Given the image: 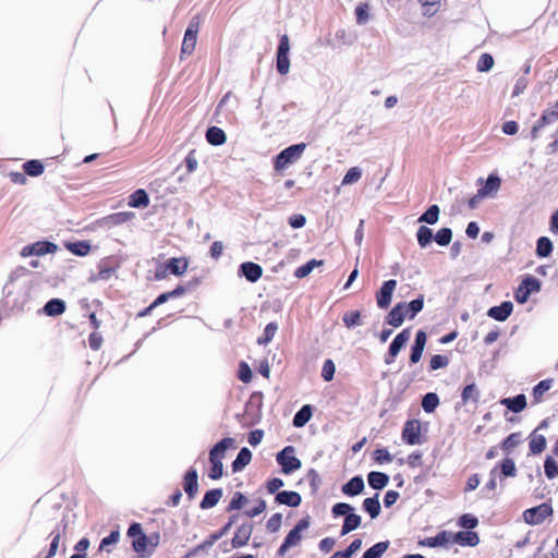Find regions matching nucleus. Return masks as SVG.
<instances>
[{
	"mask_svg": "<svg viewBox=\"0 0 558 558\" xmlns=\"http://www.w3.org/2000/svg\"><path fill=\"white\" fill-rule=\"evenodd\" d=\"M424 307V295L420 294L410 303L399 302L387 314L386 323L392 327H399L405 318L413 319Z\"/></svg>",
	"mask_w": 558,
	"mask_h": 558,
	"instance_id": "obj_1",
	"label": "nucleus"
},
{
	"mask_svg": "<svg viewBox=\"0 0 558 558\" xmlns=\"http://www.w3.org/2000/svg\"><path fill=\"white\" fill-rule=\"evenodd\" d=\"M230 448H235V441L231 437H226L217 442L209 451V463L210 469L208 477L211 480H219L223 475V463L222 460L226 457V452Z\"/></svg>",
	"mask_w": 558,
	"mask_h": 558,
	"instance_id": "obj_2",
	"label": "nucleus"
},
{
	"mask_svg": "<svg viewBox=\"0 0 558 558\" xmlns=\"http://www.w3.org/2000/svg\"><path fill=\"white\" fill-rule=\"evenodd\" d=\"M305 148H306L305 143L291 145V146L284 148L275 158L274 169L276 171H282L286 168H288V166L296 162L302 157Z\"/></svg>",
	"mask_w": 558,
	"mask_h": 558,
	"instance_id": "obj_3",
	"label": "nucleus"
},
{
	"mask_svg": "<svg viewBox=\"0 0 558 558\" xmlns=\"http://www.w3.org/2000/svg\"><path fill=\"white\" fill-rule=\"evenodd\" d=\"M310 525L311 518L308 515L301 519L286 536L278 549V555L283 556L291 547L298 546L303 538L302 532L307 530Z\"/></svg>",
	"mask_w": 558,
	"mask_h": 558,
	"instance_id": "obj_4",
	"label": "nucleus"
},
{
	"mask_svg": "<svg viewBox=\"0 0 558 558\" xmlns=\"http://www.w3.org/2000/svg\"><path fill=\"white\" fill-rule=\"evenodd\" d=\"M201 24L202 19L199 15H195L191 19L182 41V54H191L194 51Z\"/></svg>",
	"mask_w": 558,
	"mask_h": 558,
	"instance_id": "obj_5",
	"label": "nucleus"
},
{
	"mask_svg": "<svg viewBox=\"0 0 558 558\" xmlns=\"http://www.w3.org/2000/svg\"><path fill=\"white\" fill-rule=\"evenodd\" d=\"M128 535L133 538V549L141 554L143 557L151 555V549H148L149 538L143 533L140 523H133L128 530Z\"/></svg>",
	"mask_w": 558,
	"mask_h": 558,
	"instance_id": "obj_6",
	"label": "nucleus"
},
{
	"mask_svg": "<svg viewBox=\"0 0 558 558\" xmlns=\"http://www.w3.org/2000/svg\"><path fill=\"white\" fill-rule=\"evenodd\" d=\"M550 515H553V507L548 502H543L523 512V519L530 525H538Z\"/></svg>",
	"mask_w": 558,
	"mask_h": 558,
	"instance_id": "obj_7",
	"label": "nucleus"
},
{
	"mask_svg": "<svg viewBox=\"0 0 558 558\" xmlns=\"http://www.w3.org/2000/svg\"><path fill=\"white\" fill-rule=\"evenodd\" d=\"M294 452L295 450L292 446H287L277 454V462L286 474H290L301 468V461L294 456Z\"/></svg>",
	"mask_w": 558,
	"mask_h": 558,
	"instance_id": "obj_8",
	"label": "nucleus"
},
{
	"mask_svg": "<svg viewBox=\"0 0 558 558\" xmlns=\"http://www.w3.org/2000/svg\"><path fill=\"white\" fill-rule=\"evenodd\" d=\"M290 43L287 34H283L279 39V46L277 50V71L281 75H286L290 70L289 60Z\"/></svg>",
	"mask_w": 558,
	"mask_h": 558,
	"instance_id": "obj_9",
	"label": "nucleus"
},
{
	"mask_svg": "<svg viewBox=\"0 0 558 558\" xmlns=\"http://www.w3.org/2000/svg\"><path fill=\"white\" fill-rule=\"evenodd\" d=\"M253 531H254L253 522L246 521V522H243L242 524H240L236 527L234 535L231 539L232 548L236 549V548H241V547H244L245 545H247L251 539V536L253 534Z\"/></svg>",
	"mask_w": 558,
	"mask_h": 558,
	"instance_id": "obj_10",
	"label": "nucleus"
},
{
	"mask_svg": "<svg viewBox=\"0 0 558 558\" xmlns=\"http://www.w3.org/2000/svg\"><path fill=\"white\" fill-rule=\"evenodd\" d=\"M538 290V280L534 277H527L519 284L518 289L514 292V299L518 303L523 304L529 300L532 292Z\"/></svg>",
	"mask_w": 558,
	"mask_h": 558,
	"instance_id": "obj_11",
	"label": "nucleus"
},
{
	"mask_svg": "<svg viewBox=\"0 0 558 558\" xmlns=\"http://www.w3.org/2000/svg\"><path fill=\"white\" fill-rule=\"evenodd\" d=\"M410 337V328L403 329L395 337V339L389 345L388 355L385 359L386 364H391L395 361V357L398 355V353L404 347V344L409 341Z\"/></svg>",
	"mask_w": 558,
	"mask_h": 558,
	"instance_id": "obj_12",
	"label": "nucleus"
},
{
	"mask_svg": "<svg viewBox=\"0 0 558 558\" xmlns=\"http://www.w3.org/2000/svg\"><path fill=\"white\" fill-rule=\"evenodd\" d=\"M402 440L407 445H416L420 444L421 437V423L417 420H409L405 422L402 429Z\"/></svg>",
	"mask_w": 558,
	"mask_h": 558,
	"instance_id": "obj_13",
	"label": "nucleus"
},
{
	"mask_svg": "<svg viewBox=\"0 0 558 558\" xmlns=\"http://www.w3.org/2000/svg\"><path fill=\"white\" fill-rule=\"evenodd\" d=\"M397 281L395 279L387 280L383 283L376 293V302L378 307L388 308L391 303L393 291L396 290Z\"/></svg>",
	"mask_w": 558,
	"mask_h": 558,
	"instance_id": "obj_14",
	"label": "nucleus"
},
{
	"mask_svg": "<svg viewBox=\"0 0 558 558\" xmlns=\"http://www.w3.org/2000/svg\"><path fill=\"white\" fill-rule=\"evenodd\" d=\"M68 529V523L62 522L61 524H58L49 534V537H51V543L48 549L47 555L44 558H53L58 551L59 544L61 538L65 535Z\"/></svg>",
	"mask_w": 558,
	"mask_h": 558,
	"instance_id": "obj_15",
	"label": "nucleus"
},
{
	"mask_svg": "<svg viewBox=\"0 0 558 558\" xmlns=\"http://www.w3.org/2000/svg\"><path fill=\"white\" fill-rule=\"evenodd\" d=\"M183 489L190 500L194 499L198 492V475L194 468H190L183 477Z\"/></svg>",
	"mask_w": 558,
	"mask_h": 558,
	"instance_id": "obj_16",
	"label": "nucleus"
},
{
	"mask_svg": "<svg viewBox=\"0 0 558 558\" xmlns=\"http://www.w3.org/2000/svg\"><path fill=\"white\" fill-rule=\"evenodd\" d=\"M451 543H457L460 546L475 547L480 543V536L474 531H459L451 533Z\"/></svg>",
	"mask_w": 558,
	"mask_h": 558,
	"instance_id": "obj_17",
	"label": "nucleus"
},
{
	"mask_svg": "<svg viewBox=\"0 0 558 558\" xmlns=\"http://www.w3.org/2000/svg\"><path fill=\"white\" fill-rule=\"evenodd\" d=\"M449 543H451V532L449 531H440L435 536L425 537L424 539L418 541L420 546L432 548L446 546Z\"/></svg>",
	"mask_w": 558,
	"mask_h": 558,
	"instance_id": "obj_18",
	"label": "nucleus"
},
{
	"mask_svg": "<svg viewBox=\"0 0 558 558\" xmlns=\"http://www.w3.org/2000/svg\"><path fill=\"white\" fill-rule=\"evenodd\" d=\"M240 275L244 276L247 281L256 282L263 276V268L260 265L253 262H245L240 266Z\"/></svg>",
	"mask_w": 558,
	"mask_h": 558,
	"instance_id": "obj_19",
	"label": "nucleus"
},
{
	"mask_svg": "<svg viewBox=\"0 0 558 558\" xmlns=\"http://www.w3.org/2000/svg\"><path fill=\"white\" fill-rule=\"evenodd\" d=\"M513 305L510 301H505L498 306L488 310L487 315L498 322H505L512 313Z\"/></svg>",
	"mask_w": 558,
	"mask_h": 558,
	"instance_id": "obj_20",
	"label": "nucleus"
},
{
	"mask_svg": "<svg viewBox=\"0 0 558 558\" xmlns=\"http://www.w3.org/2000/svg\"><path fill=\"white\" fill-rule=\"evenodd\" d=\"M165 265L170 274L182 276L187 270L189 262L185 257H172Z\"/></svg>",
	"mask_w": 558,
	"mask_h": 558,
	"instance_id": "obj_21",
	"label": "nucleus"
},
{
	"mask_svg": "<svg viewBox=\"0 0 558 558\" xmlns=\"http://www.w3.org/2000/svg\"><path fill=\"white\" fill-rule=\"evenodd\" d=\"M276 501L289 507H298L301 505V495L296 492L283 490L276 495Z\"/></svg>",
	"mask_w": 558,
	"mask_h": 558,
	"instance_id": "obj_22",
	"label": "nucleus"
},
{
	"mask_svg": "<svg viewBox=\"0 0 558 558\" xmlns=\"http://www.w3.org/2000/svg\"><path fill=\"white\" fill-rule=\"evenodd\" d=\"M500 403L510 411L520 413L526 408V398L521 393L512 398H504Z\"/></svg>",
	"mask_w": 558,
	"mask_h": 558,
	"instance_id": "obj_23",
	"label": "nucleus"
},
{
	"mask_svg": "<svg viewBox=\"0 0 558 558\" xmlns=\"http://www.w3.org/2000/svg\"><path fill=\"white\" fill-rule=\"evenodd\" d=\"M222 489L221 488H214L205 493L199 507L202 509H210L215 507L219 500L222 497Z\"/></svg>",
	"mask_w": 558,
	"mask_h": 558,
	"instance_id": "obj_24",
	"label": "nucleus"
},
{
	"mask_svg": "<svg viewBox=\"0 0 558 558\" xmlns=\"http://www.w3.org/2000/svg\"><path fill=\"white\" fill-rule=\"evenodd\" d=\"M364 489V481L361 476L352 477L342 486V493L347 496H356Z\"/></svg>",
	"mask_w": 558,
	"mask_h": 558,
	"instance_id": "obj_25",
	"label": "nucleus"
},
{
	"mask_svg": "<svg viewBox=\"0 0 558 558\" xmlns=\"http://www.w3.org/2000/svg\"><path fill=\"white\" fill-rule=\"evenodd\" d=\"M149 205V197L145 190L138 189L129 197V206L133 208H145Z\"/></svg>",
	"mask_w": 558,
	"mask_h": 558,
	"instance_id": "obj_26",
	"label": "nucleus"
},
{
	"mask_svg": "<svg viewBox=\"0 0 558 558\" xmlns=\"http://www.w3.org/2000/svg\"><path fill=\"white\" fill-rule=\"evenodd\" d=\"M206 140L210 145L219 146L226 143L227 135L222 129L218 126H210L206 131Z\"/></svg>",
	"mask_w": 558,
	"mask_h": 558,
	"instance_id": "obj_27",
	"label": "nucleus"
},
{
	"mask_svg": "<svg viewBox=\"0 0 558 558\" xmlns=\"http://www.w3.org/2000/svg\"><path fill=\"white\" fill-rule=\"evenodd\" d=\"M368 485L374 489H383L389 482V476L381 472H369L367 475Z\"/></svg>",
	"mask_w": 558,
	"mask_h": 558,
	"instance_id": "obj_28",
	"label": "nucleus"
},
{
	"mask_svg": "<svg viewBox=\"0 0 558 558\" xmlns=\"http://www.w3.org/2000/svg\"><path fill=\"white\" fill-rule=\"evenodd\" d=\"M252 460V452L247 448H242L235 460L232 462V471L239 472L244 469Z\"/></svg>",
	"mask_w": 558,
	"mask_h": 558,
	"instance_id": "obj_29",
	"label": "nucleus"
},
{
	"mask_svg": "<svg viewBox=\"0 0 558 558\" xmlns=\"http://www.w3.org/2000/svg\"><path fill=\"white\" fill-rule=\"evenodd\" d=\"M65 303L60 299H52L48 301L44 307V312L48 316H58L64 313Z\"/></svg>",
	"mask_w": 558,
	"mask_h": 558,
	"instance_id": "obj_30",
	"label": "nucleus"
},
{
	"mask_svg": "<svg viewBox=\"0 0 558 558\" xmlns=\"http://www.w3.org/2000/svg\"><path fill=\"white\" fill-rule=\"evenodd\" d=\"M361 517L359 514L352 513V511L345 515L343 525L341 527V535H345L354 530H356L361 525Z\"/></svg>",
	"mask_w": 558,
	"mask_h": 558,
	"instance_id": "obj_31",
	"label": "nucleus"
},
{
	"mask_svg": "<svg viewBox=\"0 0 558 558\" xmlns=\"http://www.w3.org/2000/svg\"><path fill=\"white\" fill-rule=\"evenodd\" d=\"M312 417V407L308 404L303 405L293 417V425L295 427H303Z\"/></svg>",
	"mask_w": 558,
	"mask_h": 558,
	"instance_id": "obj_32",
	"label": "nucleus"
},
{
	"mask_svg": "<svg viewBox=\"0 0 558 558\" xmlns=\"http://www.w3.org/2000/svg\"><path fill=\"white\" fill-rule=\"evenodd\" d=\"M363 509L368 512L372 519H375L380 513V504L378 500V494L374 497H368L363 501Z\"/></svg>",
	"mask_w": 558,
	"mask_h": 558,
	"instance_id": "obj_33",
	"label": "nucleus"
},
{
	"mask_svg": "<svg viewBox=\"0 0 558 558\" xmlns=\"http://www.w3.org/2000/svg\"><path fill=\"white\" fill-rule=\"evenodd\" d=\"M530 451L533 454L543 452L546 448V438L544 435L533 433L530 439Z\"/></svg>",
	"mask_w": 558,
	"mask_h": 558,
	"instance_id": "obj_34",
	"label": "nucleus"
},
{
	"mask_svg": "<svg viewBox=\"0 0 558 558\" xmlns=\"http://www.w3.org/2000/svg\"><path fill=\"white\" fill-rule=\"evenodd\" d=\"M389 545V541L376 543L364 553L363 558H380L387 551Z\"/></svg>",
	"mask_w": 558,
	"mask_h": 558,
	"instance_id": "obj_35",
	"label": "nucleus"
},
{
	"mask_svg": "<svg viewBox=\"0 0 558 558\" xmlns=\"http://www.w3.org/2000/svg\"><path fill=\"white\" fill-rule=\"evenodd\" d=\"M65 246L72 254L77 256H86L90 252V244L87 241L71 242Z\"/></svg>",
	"mask_w": 558,
	"mask_h": 558,
	"instance_id": "obj_36",
	"label": "nucleus"
},
{
	"mask_svg": "<svg viewBox=\"0 0 558 558\" xmlns=\"http://www.w3.org/2000/svg\"><path fill=\"white\" fill-rule=\"evenodd\" d=\"M23 170L29 177H38L44 172V165L40 160L32 159L23 163Z\"/></svg>",
	"mask_w": 558,
	"mask_h": 558,
	"instance_id": "obj_37",
	"label": "nucleus"
},
{
	"mask_svg": "<svg viewBox=\"0 0 558 558\" xmlns=\"http://www.w3.org/2000/svg\"><path fill=\"white\" fill-rule=\"evenodd\" d=\"M34 254L37 256L54 253L58 250L57 244L49 241H37L33 243Z\"/></svg>",
	"mask_w": 558,
	"mask_h": 558,
	"instance_id": "obj_38",
	"label": "nucleus"
},
{
	"mask_svg": "<svg viewBox=\"0 0 558 558\" xmlns=\"http://www.w3.org/2000/svg\"><path fill=\"white\" fill-rule=\"evenodd\" d=\"M500 178L495 174H489L486 183L483 187L480 189L481 195L487 196L488 194L493 192H497L500 189Z\"/></svg>",
	"mask_w": 558,
	"mask_h": 558,
	"instance_id": "obj_39",
	"label": "nucleus"
},
{
	"mask_svg": "<svg viewBox=\"0 0 558 558\" xmlns=\"http://www.w3.org/2000/svg\"><path fill=\"white\" fill-rule=\"evenodd\" d=\"M117 267L108 266L107 262L101 260L98 265V271L94 276L95 281H106L111 278V276L114 274Z\"/></svg>",
	"mask_w": 558,
	"mask_h": 558,
	"instance_id": "obj_40",
	"label": "nucleus"
},
{
	"mask_svg": "<svg viewBox=\"0 0 558 558\" xmlns=\"http://www.w3.org/2000/svg\"><path fill=\"white\" fill-rule=\"evenodd\" d=\"M278 330V324L276 322H271L266 325L263 335L257 339V343L259 345L268 344L272 338L275 337Z\"/></svg>",
	"mask_w": 558,
	"mask_h": 558,
	"instance_id": "obj_41",
	"label": "nucleus"
},
{
	"mask_svg": "<svg viewBox=\"0 0 558 558\" xmlns=\"http://www.w3.org/2000/svg\"><path fill=\"white\" fill-rule=\"evenodd\" d=\"M553 386V379H544L541 380L534 388H533V399L535 403H538L543 400L544 393L548 391Z\"/></svg>",
	"mask_w": 558,
	"mask_h": 558,
	"instance_id": "obj_42",
	"label": "nucleus"
},
{
	"mask_svg": "<svg viewBox=\"0 0 558 558\" xmlns=\"http://www.w3.org/2000/svg\"><path fill=\"white\" fill-rule=\"evenodd\" d=\"M323 263H324L323 260L311 259L306 264L298 267L294 271V276L299 279L305 278L313 271V269L316 266H320V265H323Z\"/></svg>",
	"mask_w": 558,
	"mask_h": 558,
	"instance_id": "obj_43",
	"label": "nucleus"
},
{
	"mask_svg": "<svg viewBox=\"0 0 558 558\" xmlns=\"http://www.w3.org/2000/svg\"><path fill=\"white\" fill-rule=\"evenodd\" d=\"M439 404V398L435 392L426 393L422 399V408L426 413H432Z\"/></svg>",
	"mask_w": 558,
	"mask_h": 558,
	"instance_id": "obj_44",
	"label": "nucleus"
},
{
	"mask_svg": "<svg viewBox=\"0 0 558 558\" xmlns=\"http://www.w3.org/2000/svg\"><path fill=\"white\" fill-rule=\"evenodd\" d=\"M248 499L246 496H244L241 492H235L227 507V511L231 512L234 510L242 509L246 504Z\"/></svg>",
	"mask_w": 558,
	"mask_h": 558,
	"instance_id": "obj_45",
	"label": "nucleus"
},
{
	"mask_svg": "<svg viewBox=\"0 0 558 558\" xmlns=\"http://www.w3.org/2000/svg\"><path fill=\"white\" fill-rule=\"evenodd\" d=\"M342 320L347 328H353L355 326H360V325H362L361 312L360 311L345 312L343 314Z\"/></svg>",
	"mask_w": 558,
	"mask_h": 558,
	"instance_id": "obj_46",
	"label": "nucleus"
},
{
	"mask_svg": "<svg viewBox=\"0 0 558 558\" xmlns=\"http://www.w3.org/2000/svg\"><path fill=\"white\" fill-rule=\"evenodd\" d=\"M553 251V243L547 236H541L537 240L536 254L539 257H547Z\"/></svg>",
	"mask_w": 558,
	"mask_h": 558,
	"instance_id": "obj_47",
	"label": "nucleus"
},
{
	"mask_svg": "<svg viewBox=\"0 0 558 558\" xmlns=\"http://www.w3.org/2000/svg\"><path fill=\"white\" fill-rule=\"evenodd\" d=\"M439 207L437 205H432L420 218V222H426L429 225H434L438 221L439 218Z\"/></svg>",
	"mask_w": 558,
	"mask_h": 558,
	"instance_id": "obj_48",
	"label": "nucleus"
},
{
	"mask_svg": "<svg viewBox=\"0 0 558 558\" xmlns=\"http://www.w3.org/2000/svg\"><path fill=\"white\" fill-rule=\"evenodd\" d=\"M558 119V100L550 110L545 111L538 120V126H545Z\"/></svg>",
	"mask_w": 558,
	"mask_h": 558,
	"instance_id": "obj_49",
	"label": "nucleus"
},
{
	"mask_svg": "<svg viewBox=\"0 0 558 558\" xmlns=\"http://www.w3.org/2000/svg\"><path fill=\"white\" fill-rule=\"evenodd\" d=\"M417 242L421 247H426L433 240V231L425 226H421L417 229Z\"/></svg>",
	"mask_w": 558,
	"mask_h": 558,
	"instance_id": "obj_50",
	"label": "nucleus"
},
{
	"mask_svg": "<svg viewBox=\"0 0 558 558\" xmlns=\"http://www.w3.org/2000/svg\"><path fill=\"white\" fill-rule=\"evenodd\" d=\"M422 5L423 14L426 16L435 15L440 7V0H418Z\"/></svg>",
	"mask_w": 558,
	"mask_h": 558,
	"instance_id": "obj_51",
	"label": "nucleus"
},
{
	"mask_svg": "<svg viewBox=\"0 0 558 558\" xmlns=\"http://www.w3.org/2000/svg\"><path fill=\"white\" fill-rule=\"evenodd\" d=\"M521 433H512L504 439L501 442V449L506 452H510L521 442Z\"/></svg>",
	"mask_w": 558,
	"mask_h": 558,
	"instance_id": "obj_52",
	"label": "nucleus"
},
{
	"mask_svg": "<svg viewBox=\"0 0 558 558\" xmlns=\"http://www.w3.org/2000/svg\"><path fill=\"white\" fill-rule=\"evenodd\" d=\"M458 525L470 531L478 525V519L471 513H464L459 518Z\"/></svg>",
	"mask_w": 558,
	"mask_h": 558,
	"instance_id": "obj_53",
	"label": "nucleus"
},
{
	"mask_svg": "<svg viewBox=\"0 0 558 558\" xmlns=\"http://www.w3.org/2000/svg\"><path fill=\"white\" fill-rule=\"evenodd\" d=\"M461 398L463 403H466L469 401L477 402L478 391L476 389L475 384L466 385L462 390Z\"/></svg>",
	"mask_w": 558,
	"mask_h": 558,
	"instance_id": "obj_54",
	"label": "nucleus"
},
{
	"mask_svg": "<svg viewBox=\"0 0 558 558\" xmlns=\"http://www.w3.org/2000/svg\"><path fill=\"white\" fill-rule=\"evenodd\" d=\"M500 471L505 477H513L517 475V468L514 461L510 458H506L500 462Z\"/></svg>",
	"mask_w": 558,
	"mask_h": 558,
	"instance_id": "obj_55",
	"label": "nucleus"
},
{
	"mask_svg": "<svg viewBox=\"0 0 558 558\" xmlns=\"http://www.w3.org/2000/svg\"><path fill=\"white\" fill-rule=\"evenodd\" d=\"M494 65V58L489 53H483L480 56L476 69L478 72H487Z\"/></svg>",
	"mask_w": 558,
	"mask_h": 558,
	"instance_id": "obj_56",
	"label": "nucleus"
},
{
	"mask_svg": "<svg viewBox=\"0 0 558 558\" xmlns=\"http://www.w3.org/2000/svg\"><path fill=\"white\" fill-rule=\"evenodd\" d=\"M434 239L439 245L446 246L452 239V231L450 228H441L437 231Z\"/></svg>",
	"mask_w": 558,
	"mask_h": 558,
	"instance_id": "obj_57",
	"label": "nucleus"
},
{
	"mask_svg": "<svg viewBox=\"0 0 558 558\" xmlns=\"http://www.w3.org/2000/svg\"><path fill=\"white\" fill-rule=\"evenodd\" d=\"M544 471H545V475L549 480H553V478H555L558 475V464L549 456L546 458V460L544 462Z\"/></svg>",
	"mask_w": 558,
	"mask_h": 558,
	"instance_id": "obj_58",
	"label": "nucleus"
},
{
	"mask_svg": "<svg viewBox=\"0 0 558 558\" xmlns=\"http://www.w3.org/2000/svg\"><path fill=\"white\" fill-rule=\"evenodd\" d=\"M449 364V359L446 355L435 354L430 357L429 368L436 371L446 367Z\"/></svg>",
	"mask_w": 558,
	"mask_h": 558,
	"instance_id": "obj_59",
	"label": "nucleus"
},
{
	"mask_svg": "<svg viewBox=\"0 0 558 558\" xmlns=\"http://www.w3.org/2000/svg\"><path fill=\"white\" fill-rule=\"evenodd\" d=\"M374 460L379 463H390L392 461V456L386 448H378L373 452Z\"/></svg>",
	"mask_w": 558,
	"mask_h": 558,
	"instance_id": "obj_60",
	"label": "nucleus"
},
{
	"mask_svg": "<svg viewBox=\"0 0 558 558\" xmlns=\"http://www.w3.org/2000/svg\"><path fill=\"white\" fill-rule=\"evenodd\" d=\"M184 165L186 167L187 173H192L197 169L198 161H197V156H196L195 149H192L189 151V154L186 155V157L184 159Z\"/></svg>",
	"mask_w": 558,
	"mask_h": 558,
	"instance_id": "obj_61",
	"label": "nucleus"
},
{
	"mask_svg": "<svg viewBox=\"0 0 558 558\" xmlns=\"http://www.w3.org/2000/svg\"><path fill=\"white\" fill-rule=\"evenodd\" d=\"M335 372H336L335 363L331 360H329V359L326 360L324 362V365H323V368H322V377L326 381H330V380H332V378L335 376Z\"/></svg>",
	"mask_w": 558,
	"mask_h": 558,
	"instance_id": "obj_62",
	"label": "nucleus"
},
{
	"mask_svg": "<svg viewBox=\"0 0 558 558\" xmlns=\"http://www.w3.org/2000/svg\"><path fill=\"white\" fill-rule=\"evenodd\" d=\"M361 175L362 173L359 168H350L342 180V184L347 185L357 182L361 179Z\"/></svg>",
	"mask_w": 558,
	"mask_h": 558,
	"instance_id": "obj_63",
	"label": "nucleus"
},
{
	"mask_svg": "<svg viewBox=\"0 0 558 558\" xmlns=\"http://www.w3.org/2000/svg\"><path fill=\"white\" fill-rule=\"evenodd\" d=\"M353 510V507L347 502H338L333 505L331 512L335 517L348 515Z\"/></svg>",
	"mask_w": 558,
	"mask_h": 558,
	"instance_id": "obj_64",
	"label": "nucleus"
}]
</instances>
